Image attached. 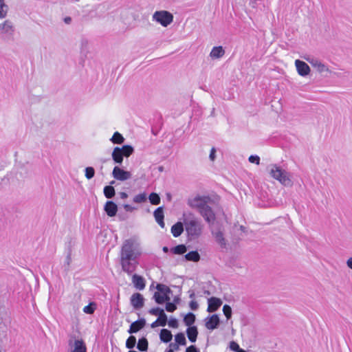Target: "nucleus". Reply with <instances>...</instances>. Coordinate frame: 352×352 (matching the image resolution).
Listing matches in <instances>:
<instances>
[{
	"label": "nucleus",
	"mask_w": 352,
	"mask_h": 352,
	"mask_svg": "<svg viewBox=\"0 0 352 352\" xmlns=\"http://www.w3.org/2000/svg\"><path fill=\"white\" fill-rule=\"evenodd\" d=\"M184 224L190 239H197L202 234L204 226L192 213L184 214Z\"/></svg>",
	"instance_id": "1"
},
{
	"label": "nucleus",
	"mask_w": 352,
	"mask_h": 352,
	"mask_svg": "<svg viewBox=\"0 0 352 352\" xmlns=\"http://www.w3.org/2000/svg\"><path fill=\"white\" fill-rule=\"evenodd\" d=\"M270 176L277 180L280 184L286 187H292L294 184L290 174L276 164H272L267 168Z\"/></svg>",
	"instance_id": "2"
},
{
	"label": "nucleus",
	"mask_w": 352,
	"mask_h": 352,
	"mask_svg": "<svg viewBox=\"0 0 352 352\" xmlns=\"http://www.w3.org/2000/svg\"><path fill=\"white\" fill-rule=\"evenodd\" d=\"M142 254L139 243L135 238L125 240L122 244L120 258L135 260Z\"/></svg>",
	"instance_id": "3"
},
{
	"label": "nucleus",
	"mask_w": 352,
	"mask_h": 352,
	"mask_svg": "<svg viewBox=\"0 0 352 352\" xmlns=\"http://www.w3.org/2000/svg\"><path fill=\"white\" fill-rule=\"evenodd\" d=\"M173 15L166 10L155 11L152 15L153 21H155L165 28L173 23Z\"/></svg>",
	"instance_id": "4"
},
{
	"label": "nucleus",
	"mask_w": 352,
	"mask_h": 352,
	"mask_svg": "<svg viewBox=\"0 0 352 352\" xmlns=\"http://www.w3.org/2000/svg\"><path fill=\"white\" fill-rule=\"evenodd\" d=\"M212 236L214 242L221 248L228 249L229 241L226 236L225 231L222 228H217L212 230Z\"/></svg>",
	"instance_id": "5"
},
{
	"label": "nucleus",
	"mask_w": 352,
	"mask_h": 352,
	"mask_svg": "<svg viewBox=\"0 0 352 352\" xmlns=\"http://www.w3.org/2000/svg\"><path fill=\"white\" fill-rule=\"evenodd\" d=\"M210 201V198L208 196H195L188 200V205L194 209H197L199 212L203 210Z\"/></svg>",
	"instance_id": "6"
},
{
	"label": "nucleus",
	"mask_w": 352,
	"mask_h": 352,
	"mask_svg": "<svg viewBox=\"0 0 352 352\" xmlns=\"http://www.w3.org/2000/svg\"><path fill=\"white\" fill-rule=\"evenodd\" d=\"M157 292L154 294V298L158 304H162L165 301L170 300L168 294L170 289L165 285L158 284L157 285Z\"/></svg>",
	"instance_id": "7"
},
{
	"label": "nucleus",
	"mask_w": 352,
	"mask_h": 352,
	"mask_svg": "<svg viewBox=\"0 0 352 352\" xmlns=\"http://www.w3.org/2000/svg\"><path fill=\"white\" fill-rule=\"evenodd\" d=\"M304 58L311 64L317 72L322 74L330 73V69L328 65L320 59L309 56L304 57Z\"/></svg>",
	"instance_id": "8"
},
{
	"label": "nucleus",
	"mask_w": 352,
	"mask_h": 352,
	"mask_svg": "<svg viewBox=\"0 0 352 352\" xmlns=\"http://www.w3.org/2000/svg\"><path fill=\"white\" fill-rule=\"evenodd\" d=\"M14 32V28L10 21L6 20L3 23L0 24V35H3L5 40H12Z\"/></svg>",
	"instance_id": "9"
},
{
	"label": "nucleus",
	"mask_w": 352,
	"mask_h": 352,
	"mask_svg": "<svg viewBox=\"0 0 352 352\" xmlns=\"http://www.w3.org/2000/svg\"><path fill=\"white\" fill-rule=\"evenodd\" d=\"M70 352H87L85 343L82 339H74L69 341Z\"/></svg>",
	"instance_id": "10"
},
{
	"label": "nucleus",
	"mask_w": 352,
	"mask_h": 352,
	"mask_svg": "<svg viewBox=\"0 0 352 352\" xmlns=\"http://www.w3.org/2000/svg\"><path fill=\"white\" fill-rule=\"evenodd\" d=\"M112 175L114 179L119 181H126L131 178V173L129 171L124 170L118 166H115Z\"/></svg>",
	"instance_id": "11"
},
{
	"label": "nucleus",
	"mask_w": 352,
	"mask_h": 352,
	"mask_svg": "<svg viewBox=\"0 0 352 352\" xmlns=\"http://www.w3.org/2000/svg\"><path fill=\"white\" fill-rule=\"evenodd\" d=\"M295 66L298 74L301 76H307L310 73L309 66L304 61L300 60H295Z\"/></svg>",
	"instance_id": "12"
},
{
	"label": "nucleus",
	"mask_w": 352,
	"mask_h": 352,
	"mask_svg": "<svg viewBox=\"0 0 352 352\" xmlns=\"http://www.w3.org/2000/svg\"><path fill=\"white\" fill-rule=\"evenodd\" d=\"M122 269L124 272L131 274L135 269V260L120 258Z\"/></svg>",
	"instance_id": "13"
},
{
	"label": "nucleus",
	"mask_w": 352,
	"mask_h": 352,
	"mask_svg": "<svg viewBox=\"0 0 352 352\" xmlns=\"http://www.w3.org/2000/svg\"><path fill=\"white\" fill-rule=\"evenodd\" d=\"M199 213L208 223H210L214 222L215 215L208 205L201 210Z\"/></svg>",
	"instance_id": "14"
},
{
	"label": "nucleus",
	"mask_w": 352,
	"mask_h": 352,
	"mask_svg": "<svg viewBox=\"0 0 352 352\" xmlns=\"http://www.w3.org/2000/svg\"><path fill=\"white\" fill-rule=\"evenodd\" d=\"M219 324V318L217 314H214L206 319V327L208 329L213 330L216 329Z\"/></svg>",
	"instance_id": "15"
},
{
	"label": "nucleus",
	"mask_w": 352,
	"mask_h": 352,
	"mask_svg": "<svg viewBox=\"0 0 352 352\" xmlns=\"http://www.w3.org/2000/svg\"><path fill=\"white\" fill-rule=\"evenodd\" d=\"M131 303L135 309L142 308L144 305V298L139 294H133L131 297Z\"/></svg>",
	"instance_id": "16"
},
{
	"label": "nucleus",
	"mask_w": 352,
	"mask_h": 352,
	"mask_svg": "<svg viewBox=\"0 0 352 352\" xmlns=\"http://www.w3.org/2000/svg\"><path fill=\"white\" fill-rule=\"evenodd\" d=\"M222 301L221 299L212 297L208 299V312H214L219 309V307L221 305Z\"/></svg>",
	"instance_id": "17"
},
{
	"label": "nucleus",
	"mask_w": 352,
	"mask_h": 352,
	"mask_svg": "<svg viewBox=\"0 0 352 352\" xmlns=\"http://www.w3.org/2000/svg\"><path fill=\"white\" fill-rule=\"evenodd\" d=\"M104 211L109 217H114L118 211L117 205L111 201H107L104 205Z\"/></svg>",
	"instance_id": "18"
},
{
	"label": "nucleus",
	"mask_w": 352,
	"mask_h": 352,
	"mask_svg": "<svg viewBox=\"0 0 352 352\" xmlns=\"http://www.w3.org/2000/svg\"><path fill=\"white\" fill-rule=\"evenodd\" d=\"M154 217L157 223L160 225V226L162 228H164L165 224L164 222V210L162 207L157 208L153 213Z\"/></svg>",
	"instance_id": "19"
},
{
	"label": "nucleus",
	"mask_w": 352,
	"mask_h": 352,
	"mask_svg": "<svg viewBox=\"0 0 352 352\" xmlns=\"http://www.w3.org/2000/svg\"><path fill=\"white\" fill-rule=\"evenodd\" d=\"M145 320L141 319L133 322L128 331L129 333H134L142 329L145 326Z\"/></svg>",
	"instance_id": "20"
},
{
	"label": "nucleus",
	"mask_w": 352,
	"mask_h": 352,
	"mask_svg": "<svg viewBox=\"0 0 352 352\" xmlns=\"http://www.w3.org/2000/svg\"><path fill=\"white\" fill-rule=\"evenodd\" d=\"M224 54H225V50L223 48V47L222 46H216L212 49V50L210 53V56L212 59H217V58H220L223 57L224 56Z\"/></svg>",
	"instance_id": "21"
},
{
	"label": "nucleus",
	"mask_w": 352,
	"mask_h": 352,
	"mask_svg": "<svg viewBox=\"0 0 352 352\" xmlns=\"http://www.w3.org/2000/svg\"><path fill=\"white\" fill-rule=\"evenodd\" d=\"M132 282L138 289L142 290L145 287L144 279L137 274L133 276Z\"/></svg>",
	"instance_id": "22"
},
{
	"label": "nucleus",
	"mask_w": 352,
	"mask_h": 352,
	"mask_svg": "<svg viewBox=\"0 0 352 352\" xmlns=\"http://www.w3.org/2000/svg\"><path fill=\"white\" fill-rule=\"evenodd\" d=\"M186 333L190 342H195L196 341L198 331L195 326L189 327L186 330Z\"/></svg>",
	"instance_id": "23"
},
{
	"label": "nucleus",
	"mask_w": 352,
	"mask_h": 352,
	"mask_svg": "<svg viewBox=\"0 0 352 352\" xmlns=\"http://www.w3.org/2000/svg\"><path fill=\"white\" fill-rule=\"evenodd\" d=\"M184 231V224L181 222H177L174 224L171 228V233L175 237H177L182 234Z\"/></svg>",
	"instance_id": "24"
},
{
	"label": "nucleus",
	"mask_w": 352,
	"mask_h": 352,
	"mask_svg": "<svg viewBox=\"0 0 352 352\" xmlns=\"http://www.w3.org/2000/svg\"><path fill=\"white\" fill-rule=\"evenodd\" d=\"M112 158L115 162L121 164L123 161V155L120 147H116L112 153Z\"/></svg>",
	"instance_id": "25"
},
{
	"label": "nucleus",
	"mask_w": 352,
	"mask_h": 352,
	"mask_svg": "<svg viewBox=\"0 0 352 352\" xmlns=\"http://www.w3.org/2000/svg\"><path fill=\"white\" fill-rule=\"evenodd\" d=\"M175 340L177 343V344L175 345V349H177L178 346L177 345H186V340L185 338V336L183 333H179L175 336Z\"/></svg>",
	"instance_id": "26"
},
{
	"label": "nucleus",
	"mask_w": 352,
	"mask_h": 352,
	"mask_svg": "<svg viewBox=\"0 0 352 352\" xmlns=\"http://www.w3.org/2000/svg\"><path fill=\"white\" fill-rule=\"evenodd\" d=\"M171 332L166 329H162L160 332V339L164 342H168L172 340Z\"/></svg>",
	"instance_id": "27"
},
{
	"label": "nucleus",
	"mask_w": 352,
	"mask_h": 352,
	"mask_svg": "<svg viewBox=\"0 0 352 352\" xmlns=\"http://www.w3.org/2000/svg\"><path fill=\"white\" fill-rule=\"evenodd\" d=\"M185 258L188 261L197 262L199 260L200 256L197 251H192L185 255Z\"/></svg>",
	"instance_id": "28"
},
{
	"label": "nucleus",
	"mask_w": 352,
	"mask_h": 352,
	"mask_svg": "<svg viewBox=\"0 0 352 352\" xmlns=\"http://www.w3.org/2000/svg\"><path fill=\"white\" fill-rule=\"evenodd\" d=\"M195 320V316L192 313H188L184 318V322L186 326L190 327Z\"/></svg>",
	"instance_id": "29"
},
{
	"label": "nucleus",
	"mask_w": 352,
	"mask_h": 352,
	"mask_svg": "<svg viewBox=\"0 0 352 352\" xmlns=\"http://www.w3.org/2000/svg\"><path fill=\"white\" fill-rule=\"evenodd\" d=\"M8 6L4 0H0V19H3L7 16Z\"/></svg>",
	"instance_id": "30"
},
{
	"label": "nucleus",
	"mask_w": 352,
	"mask_h": 352,
	"mask_svg": "<svg viewBox=\"0 0 352 352\" xmlns=\"http://www.w3.org/2000/svg\"><path fill=\"white\" fill-rule=\"evenodd\" d=\"M137 347H138V349L140 351H146L147 349H148V341H147V340L146 338H142L140 339L139 341H138Z\"/></svg>",
	"instance_id": "31"
},
{
	"label": "nucleus",
	"mask_w": 352,
	"mask_h": 352,
	"mask_svg": "<svg viewBox=\"0 0 352 352\" xmlns=\"http://www.w3.org/2000/svg\"><path fill=\"white\" fill-rule=\"evenodd\" d=\"M104 194L107 198H111L115 195V189L111 186H107L104 188Z\"/></svg>",
	"instance_id": "32"
},
{
	"label": "nucleus",
	"mask_w": 352,
	"mask_h": 352,
	"mask_svg": "<svg viewBox=\"0 0 352 352\" xmlns=\"http://www.w3.org/2000/svg\"><path fill=\"white\" fill-rule=\"evenodd\" d=\"M123 156L129 157L133 152V148L129 145H124L122 148H120Z\"/></svg>",
	"instance_id": "33"
},
{
	"label": "nucleus",
	"mask_w": 352,
	"mask_h": 352,
	"mask_svg": "<svg viewBox=\"0 0 352 352\" xmlns=\"http://www.w3.org/2000/svg\"><path fill=\"white\" fill-rule=\"evenodd\" d=\"M149 201L153 205H158L160 203V197L158 194L155 192H152L149 195L148 197Z\"/></svg>",
	"instance_id": "34"
},
{
	"label": "nucleus",
	"mask_w": 352,
	"mask_h": 352,
	"mask_svg": "<svg viewBox=\"0 0 352 352\" xmlns=\"http://www.w3.org/2000/svg\"><path fill=\"white\" fill-rule=\"evenodd\" d=\"M96 309V304L94 302H90L83 308V312L87 314H92Z\"/></svg>",
	"instance_id": "35"
},
{
	"label": "nucleus",
	"mask_w": 352,
	"mask_h": 352,
	"mask_svg": "<svg viewBox=\"0 0 352 352\" xmlns=\"http://www.w3.org/2000/svg\"><path fill=\"white\" fill-rule=\"evenodd\" d=\"M111 140L114 144H122L124 139L120 133L116 132L111 138Z\"/></svg>",
	"instance_id": "36"
},
{
	"label": "nucleus",
	"mask_w": 352,
	"mask_h": 352,
	"mask_svg": "<svg viewBox=\"0 0 352 352\" xmlns=\"http://www.w3.org/2000/svg\"><path fill=\"white\" fill-rule=\"evenodd\" d=\"M173 252L176 254H182L186 252V248L184 245H178L173 248Z\"/></svg>",
	"instance_id": "37"
},
{
	"label": "nucleus",
	"mask_w": 352,
	"mask_h": 352,
	"mask_svg": "<svg viewBox=\"0 0 352 352\" xmlns=\"http://www.w3.org/2000/svg\"><path fill=\"white\" fill-rule=\"evenodd\" d=\"M136 343V338L133 336H131L126 342V346L128 349H133Z\"/></svg>",
	"instance_id": "38"
},
{
	"label": "nucleus",
	"mask_w": 352,
	"mask_h": 352,
	"mask_svg": "<svg viewBox=\"0 0 352 352\" xmlns=\"http://www.w3.org/2000/svg\"><path fill=\"white\" fill-rule=\"evenodd\" d=\"M146 200V194L143 192L135 195L133 201L135 203H142Z\"/></svg>",
	"instance_id": "39"
},
{
	"label": "nucleus",
	"mask_w": 352,
	"mask_h": 352,
	"mask_svg": "<svg viewBox=\"0 0 352 352\" xmlns=\"http://www.w3.org/2000/svg\"><path fill=\"white\" fill-rule=\"evenodd\" d=\"M85 177L87 179H91V178L94 177V175H95V170H94V168L93 167H87L85 168Z\"/></svg>",
	"instance_id": "40"
},
{
	"label": "nucleus",
	"mask_w": 352,
	"mask_h": 352,
	"mask_svg": "<svg viewBox=\"0 0 352 352\" xmlns=\"http://www.w3.org/2000/svg\"><path fill=\"white\" fill-rule=\"evenodd\" d=\"M157 320L159 322V324L160 326L164 327L167 322V316L165 314L164 311L162 312L160 315H159Z\"/></svg>",
	"instance_id": "41"
},
{
	"label": "nucleus",
	"mask_w": 352,
	"mask_h": 352,
	"mask_svg": "<svg viewBox=\"0 0 352 352\" xmlns=\"http://www.w3.org/2000/svg\"><path fill=\"white\" fill-rule=\"evenodd\" d=\"M223 312L224 315L226 316L227 319H230L232 316V309L231 307L228 305H225L223 307Z\"/></svg>",
	"instance_id": "42"
},
{
	"label": "nucleus",
	"mask_w": 352,
	"mask_h": 352,
	"mask_svg": "<svg viewBox=\"0 0 352 352\" xmlns=\"http://www.w3.org/2000/svg\"><path fill=\"white\" fill-rule=\"evenodd\" d=\"M176 309V305L172 302H167L166 305V309L167 311L173 312Z\"/></svg>",
	"instance_id": "43"
},
{
	"label": "nucleus",
	"mask_w": 352,
	"mask_h": 352,
	"mask_svg": "<svg viewBox=\"0 0 352 352\" xmlns=\"http://www.w3.org/2000/svg\"><path fill=\"white\" fill-rule=\"evenodd\" d=\"M249 162L251 163H254L256 164H259L260 158L257 155H251L249 157Z\"/></svg>",
	"instance_id": "44"
},
{
	"label": "nucleus",
	"mask_w": 352,
	"mask_h": 352,
	"mask_svg": "<svg viewBox=\"0 0 352 352\" xmlns=\"http://www.w3.org/2000/svg\"><path fill=\"white\" fill-rule=\"evenodd\" d=\"M168 326L172 328L178 327V322L175 318H170L168 321Z\"/></svg>",
	"instance_id": "45"
},
{
	"label": "nucleus",
	"mask_w": 352,
	"mask_h": 352,
	"mask_svg": "<svg viewBox=\"0 0 352 352\" xmlns=\"http://www.w3.org/2000/svg\"><path fill=\"white\" fill-rule=\"evenodd\" d=\"M230 349L232 351H236V352H237L240 349L239 344L236 342H234V341L230 342Z\"/></svg>",
	"instance_id": "46"
},
{
	"label": "nucleus",
	"mask_w": 352,
	"mask_h": 352,
	"mask_svg": "<svg viewBox=\"0 0 352 352\" xmlns=\"http://www.w3.org/2000/svg\"><path fill=\"white\" fill-rule=\"evenodd\" d=\"M216 148L214 147H212L211 149H210V155H209V158L210 160V161L212 162H214L216 159Z\"/></svg>",
	"instance_id": "47"
},
{
	"label": "nucleus",
	"mask_w": 352,
	"mask_h": 352,
	"mask_svg": "<svg viewBox=\"0 0 352 352\" xmlns=\"http://www.w3.org/2000/svg\"><path fill=\"white\" fill-rule=\"evenodd\" d=\"M162 312H164V310L160 308H154L150 310V313L155 316L160 315Z\"/></svg>",
	"instance_id": "48"
},
{
	"label": "nucleus",
	"mask_w": 352,
	"mask_h": 352,
	"mask_svg": "<svg viewBox=\"0 0 352 352\" xmlns=\"http://www.w3.org/2000/svg\"><path fill=\"white\" fill-rule=\"evenodd\" d=\"M190 309H192V310H196V309H197V308H198V304H197V302L196 301H194V300L191 301V302H190Z\"/></svg>",
	"instance_id": "49"
},
{
	"label": "nucleus",
	"mask_w": 352,
	"mask_h": 352,
	"mask_svg": "<svg viewBox=\"0 0 352 352\" xmlns=\"http://www.w3.org/2000/svg\"><path fill=\"white\" fill-rule=\"evenodd\" d=\"M186 352H198V350L197 349V348L195 346L192 345V346H188L186 349Z\"/></svg>",
	"instance_id": "50"
},
{
	"label": "nucleus",
	"mask_w": 352,
	"mask_h": 352,
	"mask_svg": "<svg viewBox=\"0 0 352 352\" xmlns=\"http://www.w3.org/2000/svg\"><path fill=\"white\" fill-rule=\"evenodd\" d=\"M346 264L349 269L352 270V257L347 259Z\"/></svg>",
	"instance_id": "51"
},
{
	"label": "nucleus",
	"mask_w": 352,
	"mask_h": 352,
	"mask_svg": "<svg viewBox=\"0 0 352 352\" xmlns=\"http://www.w3.org/2000/svg\"><path fill=\"white\" fill-rule=\"evenodd\" d=\"M63 21L66 24H70L72 22V18L70 16H66L64 18Z\"/></svg>",
	"instance_id": "52"
},
{
	"label": "nucleus",
	"mask_w": 352,
	"mask_h": 352,
	"mask_svg": "<svg viewBox=\"0 0 352 352\" xmlns=\"http://www.w3.org/2000/svg\"><path fill=\"white\" fill-rule=\"evenodd\" d=\"M124 208L126 211H131L133 210V208L129 204L124 205Z\"/></svg>",
	"instance_id": "53"
},
{
	"label": "nucleus",
	"mask_w": 352,
	"mask_h": 352,
	"mask_svg": "<svg viewBox=\"0 0 352 352\" xmlns=\"http://www.w3.org/2000/svg\"><path fill=\"white\" fill-rule=\"evenodd\" d=\"M127 197H128V195L126 192H122L120 193V197L122 199H124L127 198Z\"/></svg>",
	"instance_id": "54"
},
{
	"label": "nucleus",
	"mask_w": 352,
	"mask_h": 352,
	"mask_svg": "<svg viewBox=\"0 0 352 352\" xmlns=\"http://www.w3.org/2000/svg\"><path fill=\"white\" fill-rule=\"evenodd\" d=\"M158 325H160L159 322L156 320V321H155L154 322H153L151 324V327L155 328V327H157Z\"/></svg>",
	"instance_id": "55"
},
{
	"label": "nucleus",
	"mask_w": 352,
	"mask_h": 352,
	"mask_svg": "<svg viewBox=\"0 0 352 352\" xmlns=\"http://www.w3.org/2000/svg\"><path fill=\"white\" fill-rule=\"evenodd\" d=\"M239 228L242 232H245V228L244 226H241Z\"/></svg>",
	"instance_id": "56"
},
{
	"label": "nucleus",
	"mask_w": 352,
	"mask_h": 352,
	"mask_svg": "<svg viewBox=\"0 0 352 352\" xmlns=\"http://www.w3.org/2000/svg\"><path fill=\"white\" fill-rule=\"evenodd\" d=\"M163 251H164V252H167L168 251V248L167 247H164V248H163Z\"/></svg>",
	"instance_id": "57"
},
{
	"label": "nucleus",
	"mask_w": 352,
	"mask_h": 352,
	"mask_svg": "<svg viewBox=\"0 0 352 352\" xmlns=\"http://www.w3.org/2000/svg\"><path fill=\"white\" fill-rule=\"evenodd\" d=\"M237 352H246L245 351H244L243 349H240Z\"/></svg>",
	"instance_id": "58"
},
{
	"label": "nucleus",
	"mask_w": 352,
	"mask_h": 352,
	"mask_svg": "<svg viewBox=\"0 0 352 352\" xmlns=\"http://www.w3.org/2000/svg\"><path fill=\"white\" fill-rule=\"evenodd\" d=\"M167 352H174L173 349H169Z\"/></svg>",
	"instance_id": "59"
},
{
	"label": "nucleus",
	"mask_w": 352,
	"mask_h": 352,
	"mask_svg": "<svg viewBox=\"0 0 352 352\" xmlns=\"http://www.w3.org/2000/svg\"><path fill=\"white\" fill-rule=\"evenodd\" d=\"M0 352H5L3 350H2L1 349H0Z\"/></svg>",
	"instance_id": "60"
},
{
	"label": "nucleus",
	"mask_w": 352,
	"mask_h": 352,
	"mask_svg": "<svg viewBox=\"0 0 352 352\" xmlns=\"http://www.w3.org/2000/svg\"><path fill=\"white\" fill-rule=\"evenodd\" d=\"M193 296H194V294H192L190 295V297L192 298Z\"/></svg>",
	"instance_id": "61"
},
{
	"label": "nucleus",
	"mask_w": 352,
	"mask_h": 352,
	"mask_svg": "<svg viewBox=\"0 0 352 352\" xmlns=\"http://www.w3.org/2000/svg\"><path fill=\"white\" fill-rule=\"evenodd\" d=\"M129 352H137V351H130Z\"/></svg>",
	"instance_id": "62"
}]
</instances>
